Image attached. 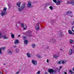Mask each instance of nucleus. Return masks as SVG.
<instances>
[{
	"mask_svg": "<svg viewBox=\"0 0 74 74\" xmlns=\"http://www.w3.org/2000/svg\"><path fill=\"white\" fill-rule=\"evenodd\" d=\"M59 70H60L59 69L56 68L55 70L52 69H48V71L50 74H56V73H58V72H59Z\"/></svg>",
	"mask_w": 74,
	"mask_h": 74,
	"instance_id": "f257e3e1",
	"label": "nucleus"
},
{
	"mask_svg": "<svg viewBox=\"0 0 74 74\" xmlns=\"http://www.w3.org/2000/svg\"><path fill=\"white\" fill-rule=\"evenodd\" d=\"M7 10V8H4L3 11L1 13V15L2 17L4 15H7V12H6Z\"/></svg>",
	"mask_w": 74,
	"mask_h": 74,
	"instance_id": "f03ea898",
	"label": "nucleus"
},
{
	"mask_svg": "<svg viewBox=\"0 0 74 74\" xmlns=\"http://www.w3.org/2000/svg\"><path fill=\"white\" fill-rule=\"evenodd\" d=\"M66 4H72V5H74V0H68V1L66 2Z\"/></svg>",
	"mask_w": 74,
	"mask_h": 74,
	"instance_id": "7ed1b4c3",
	"label": "nucleus"
},
{
	"mask_svg": "<svg viewBox=\"0 0 74 74\" xmlns=\"http://www.w3.org/2000/svg\"><path fill=\"white\" fill-rule=\"evenodd\" d=\"M32 7V2L30 1H28V4L27 5V7L28 8H31Z\"/></svg>",
	"mask_w": 74,
	"mask_h": 74,
	"instance_id": "20e7f679",
	"label": "nucleus"
},
{
	"mask_svg": "<svg viewBox=\"0 0 74 74\" xmlns=\"http://www.w3.org/2000/svg\"><path fill=\"white\" fill-rule=\"evenodd\" d=\"M36 30V31H38L40 29V27H39V23H38L36 24V25H35Z\"/></svg>",
	"mask_w": 74,
	"mask_h": 74,
	"instance_id": "39448f33",
	"label": "nucleus"
},
{
	"mask_svg": "<svg viewBox=\"0 0 74 74\" xmlns=\"http://www.w3.org/2000/svg\"><path fill=\"white\" fill-rule=\"evenodd\" d=\"M32 63L35 66H36V65H37V61L35 60H32Z\"/></svg>",
	"mask_w": 74,
	"mask_h": 74,
	"instance_id": "423d86ee",
	"label": "nucleus"
},
{
	"mask_svg": "<svg viewBox=\"0 0 74 74\" xmlns=\"http://www.w3.org/2000/svg\"><path fill=\"white\" fill-rule=\"evenodd\" d=\"M61 3H62V2L61 1L58 0L57 1V2H56V3L57 5H59Z\"/></svg>",
	"mask_w": 74,
	"mask_h": 74,
	"instance_id": "0eeeda50",
	"label": "nucleus"
},
{
	"mask_svg": "<svg viewBox=\"0 0 74 74\" xmlns=\"http://www.w3.org/2000/svg\"><path fill=\"white\" fill-rule=\"evenodd\" d=\"M26 3H24L21 6V8L23 9V10L25 7V5Z\"/></svg>",
	"mask_w": 74,
	"mask_h": 74,
	"instance_id": "6e6552de",
	"label": "nucleus"
},
{
	"mask_svg": "<svg viewBox=\"0 0 74 74\" xmlns=\"http://www.w3.org/2000/svg\"><path fill=\"white\" fill-rule=\"evenodd\" d=\"M5 36H6L5 35H3L2 36V37H3V39H5V40L8 39L9 38L7 36L6 37Z\"/></svg>",
	"mask_w": 74,
	"mask_h": 74,
	"instance_id": "1a4fd4ad",
	"label": "nucleus"
},
{
	"mask_svg": "<svg viewBox=\"0 0 74 74\" xmlns=\"http://www.w3.org/2000/svg\"><path fill=\"white\" fill-rule=\"evenodd\" d=\"M21 3L20 2H18L17 3V6H18V8H19L21 7Z\"/></svg>",
	"mask_w": 74,
	"mask_h": 74,
	"instance_id": "9d476101",
	"label": "nucleus"
},
{
	"mask_svg": "<svg viewBox=\"0 0 74 74\" xmlns=\"http://www.w3.org/2000/svg\"><path fill=\"white\" fill-rule=\"evenodd\" d=\"M69 53V55H72L73 53V51L72 50V49H70Z\"/></svg>",
	"mask_w": 74,
	"mask_h": 74,
	"instance_id": "9b49d317",
	"label": "nucleus"
},
{
	"mask_svg": "<svg viewBox=\"0 0 74 74\" xmlns=\"http://www.w3.org/2000/svg\"><path fill=\"white\" fill-rule=\"evenodd\" d=\"M72 12L71 11H68L66 12V14L68 15H70L71 14H72Z\"/></svg>",
	"mask_w": 74,
	"mask_h": 74,
	"instance_id": "f8f14e48",
	"label": "nucleus"
},
{
	"mask_svg": "<svg viewBox=\"0 0 74 74\" xmlns=\"http://www.w3.org/2000/svg\"><path fill=\"white\" fill-rule=\"evenodd\" d=\"M14 43L15 44H19V40H15L14 41Z\"/></svg>",
	"mask_w": 74,
	"mask_h": 74,
	"instance_id": "ddd939ff",
	"label": "nucleus"
},
{
	"mask_svg": "<svg viewBox=\"0 0 74 74\" xmlns=\"http://www.w3.org/2000/svg\"><path fill=\"white\" fill-rule=\"evenodd\" d=\"M26 55L27 56L28 58H30V57L32 56L31 54L29 53H27Z\"/></svg>",
	"mask_w": 74,
	"mask_h": 74,
	"instance_id": "4468645a",
	"label": "nucleus"
},
{
	"mask_svg": "<svg viewBox=\"0 0 74 74\" xmlns=\"http://www.w3.org/2000/svg\"><path fill=\"white\" fill-rule=\"evenodd\" d=\"M10 34H11V36L12 37V38H14L15 37V36H14V34H13L12 33H10Z\"/></svg>",
	"mask_w": 74,
	"mask_h": 74,
	"instance_id": "2eb2a0df",
	"label": "nucleus"
},
{
	"mask_svg": "<svg viewBox=\"0 0 74 74\" xmlns=\"http://www.w3.org/2000/svg\"><path fill=\"white\" fill-rule=\"evenodd\" d=\"M32 47L33 48H35L36 47V45H35L34 44H32Z\"/></svg>",
	"mask_w": 74,
	"mask_h": 74,
	"instance_id": "dca6fc26",
	"label": "nucleus"
},
{
	"mask_svg": "<svg viewBox=\"0 0 74 74\" xmlns=\"http://www.w3.org/2000/svg\"><path fill=\"white\" fill-rule=\"evenodd\" d=\"M19 49H18L16 48L15 49V51L16 53H18L19 52Z\"/></svg>",
	"mask_w": 74,
	"mask_h": 74,
	"instance_id": "f3484780",
	"label": "nucleus"
},
{
	"mask_svg": "<svg viewBox=\"0 0 74 74\" xmlns=\"http://www.w3.org/2000/svg\"><path fill=\"white\" fill-rule=\"evenodd\" d=\"M53 57L54 59H57L59 57V56H56V55H54Z\"/></svg>",
	"mask_w": 74,
	"mask_h": 74,
	"instance_id": "a211bd4d",
	"label": "nucleus"
},
{
	"mask_svg": "<svg viewBox=\"0 0 74 74\" xmlns=\"http://www.w3.org/2000/svg\"><path fill=\"white\" fill-rule=\"evenodd\" d=\"M24 42L25 44H27L28 43V41H27V40H25L24 41Z\"/></svg>",
	"mask_w": 74,
	"mask_h": 74,
	"instance_id": "6ab92c4d",
	"label": "nucleus"
},
{
	"mask_svg": "<svg viewBox=\"0 0 74 74\" xmlns=\"http://www.w3.org/2000/svg\"><path fill=\"white\" fill-rule=\"evenodd\" d=\"M69 33L70 34H73V32H72V31L70 30H69Z\"/></svg>",
	"mask_w": 74,
	"mask_h": 74,
	"instance_id": "aec40b11",
	"label": "nucleus"
},
{
	"mask_svg": "<svg viewBox=\"0 0 74 74\" xmlns=\"http://www.w3.org/2000/svg\"><path fill=\"white\" fill-rule=\"evenodd\" d=\"M12 52L11 51H9L8 52V53L9 54V55H12Z\"/></svg>",
	"mask_w": 74,
	"mask_h": 74,
	"instance_id": "412c9836",
	"label": "nucleus"
},
{
	"mask_svg": "<svg viewBox=\"0 0 74 74\" xmlns=\"http://www.w3.org/2000/svg\"><path fill=\"white\" fill-rule=\"evenodd\" d=\"M18 11L21 12V11H22V10H23V9L21 8H19L18 9Z\"/></svg>",
	"mask_w": 74,
	"mask_h": 74,
	"instance_id": "4be33fe9",
	"label": "nucleus"
},
{
	"mask_svg": "<svg viewBox=\"0 0 74 74\" xmlns=\"http://www.w3.org/2000/svg\"><path fill=\"white\" fill-rule=\"evenodd\" d=\"M0 49H1V50H2V49H3V50H5V47H3L0 48Z\"/></svg>",
	"mask_w": 74,
	"mask_h": 74,
	"instance_id": "5701e85b",
	"label": "nucleus"
},
{
	"mask_svg": "<svg viewBox=\"0 0 74 74\" xmlns=\"http://www.w3.org/2000/svg\"><path fill=\"white\" fill-rule=\"evenodd\" d=\"M24 29H26V25H25L23 27Z\"/></svg>",
	"mask_w": 74,
	"mask_h": 74,
	"instance_id": "b1692460",
	"label": "nucleus"
},
{
	"mask_svg": "<svg viewBox=\"0 0 74 74\" xmlns=\"http://www.w3.org/2000/svg\"><path fill=\"white\" fill-rule=\"evenodd\" d=\"M49 8L51 10H53V7H52V6H50L49 7Z\"/></svg>",
	"mask_w": 74,
	"mask_h": 74,
	"instance_id": "393cba45",
	"label": "nucleus"
},
{
	"mask_svg": "<svg viewBox=\"0 0 74 74\" xmlns=\"http://www.w3.org/2000/svg\"><path fill=\"white\" fill-rule=\"evenodd\" d=\"M61 62H62V60H60L58 62V64H60Z\"/></svg>",
	"mask_w": 74,
	"mask_h": 74,
	"instance_id": "a878e982",
	"label": "nucleus"
},
{
	"mask_svg": "<svg viewBox=\"0 0 74 74\" xmlns=\"http://www.w3.org/2000/svg\"><path fill=\"white\" fill-rule=\"evenodd\" d=\"M72 32H74V27L73 26L72 27Z\"/></svg>",
	"mask_w": 74,
	"mask_h": 74,
	"instance_id": "bb28decb",
	"label": "nucleus"
},
{
	"mask_svg": "<svg viewBox=\"0 0 74 74\" xmlns=\"http://www.w3.org/2000/svg\"><path fill=\"white\" fill-rule=\"evenodd\" d=\"M28 36L29 37H32V34H29L28 35Z\"/></svg>",
	"mask_w": 74,
	"mask_h": 74,
	"instance_id": "cd10ccee",
	"label": "nucleus"
},
{
	"mask_svg": "<svg viewBox=\"0 0 74 74\" xmlns=\"http://www.w3.org/2000/svg\"><path fill=\"white\" fill-rule=\"evenodd\" d=\"M26 36H25L23 37V40H25V39H26Z\"/></svg>",
	"mask_w": 74,
	"mask_h": 74,
	"instance_id": "c85d7f7f",
	"label": "nucleus"
},
{
	"mask_svg": "<svg viewBox=\"0 0 74 74\" xmlns=\"http://www.w3.org/2000/svg\"><path fill=\"white\" fill-rule=\"evenodd\" d=\"M70 43H71V44H72V43H73V40H70Z\"/></svg>",
	"mask_w": 74,
	"mask_h": 74,
	"instance_id": "c756f323",
	"label": "nucleus"
},
{
	"mask_svg": "<svg viewBox=\"0 0 74 74\" xmlns=\"http://www.w3.org/2000/svg\"><path fill=\"white\" fill-rule=\"evenodd\" d=\"M3 54V52H2V51L0 49V54Z\"/></svg>",
	"mask_w": 74,
	"mask_h": 74,
	"instance_id": "7c9ffc66",
	"label": "nucleus"
},
{
	"mask_svg": "<svg viewBox=\"0 0 74 74\" xmlns=\"http://www.w3.org/2000/svg\"><path fill=\"white\" fill-rule=\"evenodd\" d=\"M61 62H62V64H64V63H66V62H64V61H62V60Z\"/></svg>",
	"mask_w": 74,
	"mask_h": 74,
	"instance_id": "2f4dec72",
	"label": "nucleus"
},
{
	"mask_svg": "<svg viewBox=\"0 0 74 74\" xmlns=\"http://www.w3.org/2000/svg\"><path fill=\"white\" fill-rule=\"evenodd\" d=\"M40 72H41V71H38L37 73L36 74H40Z\"/></svg>",
	"mask_w": 74,
	"mask_h": 74,
	"instance_id": "473e14b6",
	"label": "nucleus"
},
{
	"mask_svg": "<svg viewBox=\"0 0 74 74\" xmlns=\"http://www.w3.org/2000/svg\"><path fill=\"white\" fill-rule=\"evenodd\" d=\"M72 70H70V71H69V73H71V74H72V73H73V72H72Z\"/></svg>",
	"mask_w": 74,
	"mask_h": 74,
	"instance_id": "72a5a7b5",
	"label": "nucleus"
},
{
	"mask_svg": "<svg viewBox=\"0 0 74 74\" xmlns=\"http://www.w3.org/2000/svg\"><path fill=\"white\" fill-rule=\"evenodd\" d=\"M38 57L39 58H42V57H41L40 55H38Z\"/></svg>",
	"mask_w": 74,
	"mask_h": 74,
	"instance_id": "f704fd0d",
	"label": "nucleus"
},
{
	"mask_svg": "<svg viewBox=\"0 0 74 74\" xmlns=\"http://www.w3.org/2000/svg\"><path fill=\"white\" fill-rule=\"evenodd\" d=\"M53 2H54L55 3H56L57 1H56V0H53Z\"/></svg>",
	"mask_w": 74,
	"mask_h": 74,
	"instance_id": "c9c22d12",
	"label": "nucleus"
},
{
	"mask_svg": "<svg viewBox=\"0 0 74 74\" xmlns=\"http://www.w3.org/2000/svg\"><path fill=\"white\" fill-rule=\"evenodd\" d=\"M28 33H32V31H29L28 32Z\"/></svg>",
	"mask_w": 74,
	"mask_h": 74,
	"instance_id": "e433bc0d",
	"label": "nucleus"
},
{
	"mask_svg": "<svg viewBox=\"0 0 74 74\" xmlns=\"http://www.w3.org/2000/svg\"><path fill=\"white\" fill-rule=\"evenodd\" d=\"M2 36L1 35V34L0 33V38H1L2 37Z\"/></svg>",
	"mask_w": 74,
	"mask_h": 74,
	"instance_id": "4c0bfd02",
	"label": "nucleus"
},
{
	"mask_svg": "<svg viewBox=\"0 0 74 74\" xmlns=\"http://www.w3.org/2000/svg\"><path fill=\"white\" fill-rule=\"evenodd\" d=\"M48 5H49L48 4H45V7H47V6H48Z\"/></svg>",
	"mask_w": 74,
	"mask_h": 74,
	"instance_id": "58836bf2",
	"label": "nucleus"
},
{
	"mask_svg": "<svg viewBox=\"0 0 74 74\" xmlns=\"http://www.w3.org/2000/svg\"><path fill=\"white\" fill-rule=\"evenodd\" d=\"M21 26L22 27H23L24 26V25H23V24H21Z\"/></svg>",
	"mask_w": 74,
	"mask_h": 74,
	"instance_id": "ea45409f",
	"label": "nucleus"
},
{
	"mask_svg": "<svg viewBox=\"0 0 74 74\" xmlns=\"http://www.w3.org/2000/svg\"><path fill=\"white\" fill-rule=\"evenodd\" d=\"M13 47H14V48H16V46H13Z\"/></svg>",
	"mask_w": 74,
	"mask_h": 74,
	"instance_id": "a19ab883",
	"label": "nucleus"
},
{
	"mask_svg": "<svg viewBox=\"0 0 74 74\" xmlns=\"http://www.w3.org/2000/svg\"><path fill=\"white\" fill-rule=\"evenodd\" d=\"M17 23H18V24H21V22L19 21Z\"/></svg>",
	"mask_w": 74,
	"mask_h": 74,
	"instance_id": "79ce46f5",
	"label": "nucleus"
},
{
	"mask_svg": "<svg viewBox=\"0 0 74 74\" xmlns=\"http://www.w3.org/2000/svg\"><path fill=\"white\" fill-rule=\"evenodd\" d=\"M71 24L72 25H74V21H73V23H71Z\"/></svg>",
	"mask_w": 74,
	"mask_h": 74,
	"instance_id": "37998d69",
	"label": "nucleus"
},
{
	"mask_svg": "<svg viewBox=\"0 0 74 74\" xmlns=\"http://www.w3.org/2000/svg\"><path fill=\"white\" fill-rule=\"evenodd\" d=\"M53 41H54V43H55H55H56V41L55 40H54Z\"/></svg>",
	"mask_w": 74,
	"mask_h": 74,
	"instance_id": "c03bdc74",
	"label": "nucleus"
},
{
	"mask_svg": "<svg viewBox=\"0 0 74 74\" xmlns=\"http://www.w3.org/2000/svg\"><path fill=\"white\" fill-rule=\"evenodd\" d=\"M62 66H60V69H60V70L61 69H62Z\"/></svg>",
	"mask_w": 74,
	"mask_h": 74,
	"instance_id": "a18cd8bd",
	"label": "nucleus"
},
{
	"mask_svg": "<svg viewBox=\"0 0 74 74\" xmlns=\"http://www.w3.org/2000/svg\"><path fill=\"white\" fill-rule=\"evenodd\" d=\"M58 34H61V32L59 31L58 32Z\"/></svg>",
	"mask_w": 74,
	"mask_h": 74,
	"instance_id": "49530a36",
	"label": "nucleus"
},
{
	"mask_svg": "<svg viewBox=\"0 0 74 74\" xmlns=\"http://www.w3.org/2000/svg\"><path fill=\"white\" fill-rule=\"evenodd\" d=\"M47 63H49V60H47Z\"/></svg>",
	"mask_w": 74,
	"mask_h": 74,
	"instance_id": "de8ad7c7",
	"label": "nucleus"
},
{
	"mask_svg": "<svg viewBox=\"0 0 74 74\" xmlns=\"http://www.w3.org/2000/svg\"><path fill=\"white\" fill-rule=\"evenodd\" d=\"M19 72L18 71L16 72V74H19Z\"/></svg>",
	"mask_w": 74,
	"mask_h": 74,
	"instance_id": "09e8293b",
	"label": "nucleus"
},
{
	"mask_svg": "<svg viewBox=\"0 0 74 74\" xmlns=\"http://www.w3.org/2000/svg\"><path fill=\"white\" fill-rule=\"evenodd\" d=\"M64 74H67V73L65 72L64 71Z\"/></svg>",
	"mask_w": 74,
	"mask_h": 74,
	"instance_id": "8fccbe9b",
	"label": "nucleus"
},
{
	"mask_svg": "<svg viewBox=\"0 0 74 74\" xmlns=\"http://www.w3.org/2000/svg\"><path fill=\"white\" fill-rule=\"evenodd\" d=\"M60 50L61 51H63V49H60Z\"/></svg>",
	"mask_w": 74,
	"mask_h": 74,
	"instance_id": "3c124183",
	"label": "nucleus"
},
{
	"mask_svg": "<svg viewBox=\"0 0 74 74\" xmlns=\"http://www.w3.org/2000/svg\"><path fill=\"white\" fill-rule=\"evenodd\" d=\"M45 74H48V73H47V72H45Z\"/></svg>",
	"mask_w": 74,
	"mask_h": 74,
	"instance_id": "603ef678",
	"label": "nucleus"
},
{
	"mask_svg": "<svg viewBox=\"0 0 74 74\" xmlns=\"http://www.w3.org/2000/svg\"><path fill=\"white\" fill-rule=\"evenodd\" d=\"M73 71H74V67L73 68Z\"/></svg>",
	"mask_w": 74,
	"mask_h": 74,
	"instance_id": "864d4df0",
	"label": "nucleus"
},
{
	"mask_svg": "<svg viewBox=\"0 0 74 74\" xmlns=\"http://www.w3.org/2000/svg\"><path fill=\"white\" fill-rule=\"evenodd\" d=\"M18 37H21V35H18Z\"/></svg>",
	"mask_w": 74,
	"mask_h": 74,
	"instance_id": "5fc2aeb1",
	"label": "nucleus"
},
{
	"mask_svg": "<svg viewBox=\"0 0 74 74\" xmlns=\"http://www.w3.org/2000/svg\"><path fill=\"white\" fill-rule=\"evenodd\" d=\"M0 74H3V73L1 72H0Z\"/></svg>",
	"mask_w": 74,
	"mask_h": 74,
	"instance_id": "6e6d98bb",
	"label": "nucleus"
},
{
	"mask_svg": "<svg viewBox=\"0 0 74 74\" xmlns=\"http://www.w3.org/2000/svg\"><path fill=\"white\" fill-rule=\"evenodd\" d=\"M49 47H47V49H49Z\"/></svg>",
	"mask_w": 74,
	"mask_h": 74,
	"instance_id": "4d7b16f0",
	"label": "nucleus"
},
{
	"mask_svg": "<svg viewBox=\"0 0 74 74\" xmlns=\"http://www.w3.org/2000/svg\"><path fill=\"white\" fill-rule=\"evenodd\" d=\"M71 17H73V16H70Z\"/></svg>",
	"mask_w": 74,
	"mask_h": 74,
	"instance_id": "13d9d810",
	"label": "nucleus"
},
{
	"mask_svg": "<svg viewBox=\"0 0 74 74\" xmlns=\"http://www.w3.org/2000/svg\"><path fill=\"white\" fill-rule=\"evenodd\" d=\"M3 64V65H5V64Z\"/></svg>",
	"mask_w": 74,
	"mask_h": 74,
	"instance_id": "bf43d9fd",
	"label": "nucleus"
},
{
	"mask_svg": "<svg viewBox=\"0 0 74 74\" xmlns=\"http://www.w3.org/2000/svg\"><path fill=\"white\" fill-rule=\"evenodd\" d=\"M73 48H74V47H73Z\"/></svg>",
	"mask_w": 74,
	"mask_h": 74,
	"instance_id": "052dcab7",
	"label": "nucleus"
}]
</instances>
